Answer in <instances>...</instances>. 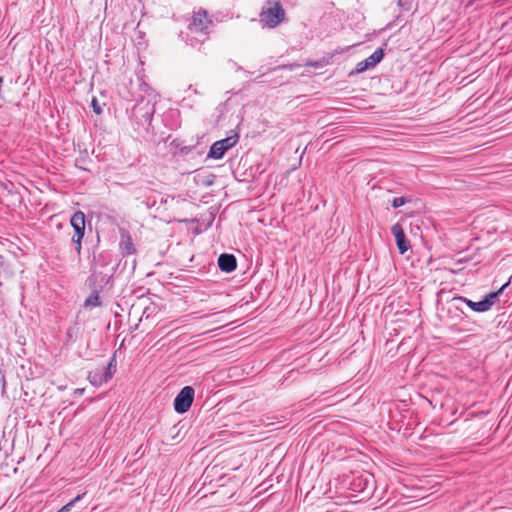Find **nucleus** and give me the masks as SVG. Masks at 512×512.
<instances>
[{
    "mask_svg": "<svg viewBox=\"0 0 512 512\" xmlns=\"http://www.w3.org/2000/svg\"><path fill=\"white\" fill-rule=\"evenodd\" d=\"M383 56H384L383 49L382 48L376 49L369 57H367L363 61H360L356 65V68H355L356 72L362 73L368 69L375 67L378 63L381 62V60L383 59Z\"/></svg>",
    "mask_w": 512,
    "mask_h": 512,
    "instance_id": "nucleus-10",
    "label": "nucleus"
},
{
    "mask_svg": "<svg viewBox=\"0 0 512 512\" xmlns=\"http://www.w3.org/2000/svg\"><path fill=\"white\" fill-rule=\"evenodd\" d=\"M70 225L74 230V237L78 239H83L85 234V214L78 210L76 211L70 219Z\"/></svg>",
    "mask_w": 512,
    "mask_h": 512,
    "instance_id": "nucleus-12",
    "label": "nucleus"
},
{
    "mask_svg": "<svg viewBox=\"0 0 512 512\" xmlns=\"http://www.w3.org/2000/svg\"><path fill=\"white\" fill-rule=\"evenodd\" d=\"M119 249L123 256L133 255L136 252V248L133 244L132 238L128 232H121V240L119 243Z\"/></svg>",
    "mask_w": 512,
    "mask_h": 512,
    "instance_id": "nucleus-14",
    "label": "nucleus"
},
{
    "mask_svg": "<svg viewBox=\"0 0 512 512\" xmlns=\"http://www.w3.org/2000/svg\"><path fill=\"white\" fill-rule=\"evenodd\" d=\"M71 240L75 247V251H76L77 255L79 256L81 254V250H82V239L77 240V237L72 236Z\"/></svg>",
    "mask_w": 512,
    "mask_h": 512,
    "instance_id": "nucleus-20",
    "label": "nucleus"
},
{
    "mask_svg": "<svg viewBox=\"0 0 512 512\" xmlns=\"http://www.w3.org/2000/svg\"><path fill=\"white\" fill-rule=\"evenodd\" d=\"M238 134L235 133L224 139L218 140L212 144L208 152V157L212 159H221L225 152L236 145L238 142Z\"/></svg>",
    "mask_w": 512,
    "mask_h": 512,
    "instance_id": "nucleus-8",
    "label": "nucleus"
},
{
    "mask_svg": "<svg viewBox=\"0 0 512 512\" xmlns=\"http://www.w3.org/2000/svg\"><path fill=\"white\" fill-rule=\"evenodd\" d=\"M211 25L212 21L208 18L205 10L196 12L188 26V32L185 38L186 43L192 47L204 43L210 33L209 29Z\"/></svg>",
    "mask_w": 512,
    "mask_h": 512,
    "instance_id": "nucleus-1",
    "label": "nucleus"
},
{
    "mask_svg": "<svg viewBox=\"0 0 512 512\" xmlns=\"http://www.w3.org/2000/svg\"><path fill=\"white\" fill-rule=\"evenodd\" d=\"M86 308H94L100 306V298L97 292L91 294L84 302Z\"/></svg>",
    "mask_w": 512,
    "mask_h": 512,
    "instance_id": "nucleus-15",
    "label": "nucleus"
},
{
    "mask_svg": "<svg viewBox=\"0 0 512 512\" xmlns=\"http://www.w3.org/2000/svg\"><path fill=\"white\" fill-rule=\"evenodd\" d=\"M156 104L157 103L144 102V96H142V99L137 100V103L132 108L130 117L137 130L149 131L152 126Z\"/></svg>",
    "mask_w": 512,
    "mask_h": 512,
    "instance_id": "nucleus-2",
    "label": "nucleus"
},
{
    "mask_svg": "<svg viewBox=\"0 0 512 512\" xmlns=\"http://www.w3.org/2000/svg\"><path fill=\"white\" fill-rule=\"evenodd\" d=\"M218 267L221 271L230 273L237 267V260L233 254L223 253L218 258Z\"/></svg>",
    "mask_w": 512,
    "mask_h": 512,
    "instance_id": "nucleus-13",
    "label": "nucleus"
},
{
    "mask_svg": "<svg viewBox=\"0 0 512 512\" xmlns=\"http://www.w3.org/2000/svg\"><path fill=\"white\" fill-rule=\"evenodd\" d=\"M182 151L188 152L187 147L182 148Z\"/></svg>",
    "mask_w": 512,
    "mask_h": 512,
    "instance_id": "nucleus-25",
    "label": "nucleus"
},
{
    "mask_svg": "<svg viewBox=\"0 0 512 512\" xmlns=\"http://www.w3.org/2000/svg\"><path fill=\"white\" fill-rule=\"evenodd\" d=\"M391 232L395 237L396 245L400 254H405L410 248V242L407 239L401 224L395 223L391 227Z\"/></svg>",
    "mask_w": 512,
    "mask_h": 512,
    "instance_id": "nucleus-9",
    "label": "nucleus"
},
{
    "mask_svg": "<svg viewBox=\"0 0 512 512\" xmlns=\"http://www.w3.org/2000/svg\"><path fill=\"white\" fill-rule=\"evenodd\" d=\"M194 396L195 390L192 386L183 387L174 399V410L178 414L186 413L194 401Z\"/></svg>",
    "mask_w": 512,
    "mask_h": 512,
    "instance_id": "nucleus-7",
    "label": "nucleus"
},
{
    "mask_svg": "<svg viewBox=\"0 0 512 512\" xmlns=\"http://www.w3.org/2000/svg\"><path fill=\"white\" fill-rule=\"evenodd\" d=\"M182 151L188 152L187 147L182 148Z\"/></svg>",
    "mask_w": 512,
    "mask_h": 512,
    "instance_id": "nucleus-24",
    "label": "nucleus"
},
{
    "mask_svg": "<svg viewBox=\"0 0 512 512\" xmlns=\"http://www.w3.org/2000/svg\"><path fill=\"white\" fill-rule=\"evenodd\" d=\"M91 107H92L93 112L95 114H97V115L102 114V112H103L102 106L100 105V103H99V101L97 100L96 97L92 98Z\"/></svg>",
    "mask_w": 512,
    "mask_h": 512,
    "instance_id": "nucleus-19",
    "label": "nucleus"
},
{
    "mask_svg": "<svg viewBox=\"0 0 512 512\" xmlns=\"http://www.w3.org/2000/svg\"><path fill=\"white\" fill-rule=\"evenodd\" d=\"M306 65L310 66V67H314V68H322L325 65V61L324 60L310 61V62H307Z\"/></svg>",
    "mask_w": 512,
    "mask_h": 512,
    "instance_id": "nucleus-21",
    "label": "nucleus"
},
{
    "mask_svg": "<svg viewBox=\"0 0 512 512\" xmlns=\"http://www.w3.org/2000/svg\"><path fill=\"white\" fill-rule=\"evenodd\" d=\"M85 389L84 388H77L75 391H74V394L75 395H82L84 393Z\"/></svg>",
    "mask_w": 512,
    "mask_h": 512,
    "instance_id": "nucleus-22",
    "label": "nucleus"
},
{
    "mask_svg": "<svg viewBox=\"0 0 512 512\" xmlns=\"http://www.w3.org/2000/svg\"><path fill=\"white\" fill-rule=\"evenodd\" d=\"M411 199L408 198V197H404V196H400V197H395L392 202H391V205L393 208H399L403 205H405L406 203L410 202Z\"/></svg>",
    "mask_w": 512,
    "mask_h": 512,
    "instance_id": "nucleus-17",
    "label": "nucleus"
},
{
    "mask_svg": "<svg viewBox=\"0 0 512 512\" xmlns=\"http://www.w3.org/2000/svg\"><path fill=\"white\" fill-rule=\"evenodd\" d=\"M509 285L508 283H505L498 291L490 292L484 296V298L481 301L474 302L466 297L463 296H456L453 297L451 300L452 306L456 309L462 312L460 309L458 303H465L471 310L479 313L487 312L489 311L492 306L495 304L496 300L502 294L504 289Z\"/></svg>",
    "mask_w": 512,
    "mask_h": 512,
    "instance_id": "nucleus-3",
    "label": "nucleus"
},
{
    "mask_svg": "<svg viewBox=\"0 0 512 512\" xmlns=\"http://www.w3.org/2000/svg\"><path fill=\"white\" fill-rule=\"evenodd\" d=\"M2 264V257L0 256V265Z\"/></svg>",
    "mask_w": 512,
    "mask_h": 512,
    "instance_id": "nucleus-27",
    "label": "nucleus"
},
{
    "mask_svg": "<svg viewBox=\"0 0 512 512\" xmlns=\"http://www.w3.org/2000/svg\"><path fill=\"white\" fill-rule=\"evenodd\" d=\"M67 337H68V340H72L73 335H72L71 329H68Z\"/></svg>",
    "mask_w": 512,
    "mask_h": 512,
    "instance_id": "nucleus-23",
    "label": "nucleus"
},
{
    "mask_svg": "<svg viewBox=\"0 0 512 512\" xmlns=\"http://www.w3.org/2000/svg\"><path fill=\"white\" fill-rule=\"evenodd\" d=\"M348 488L353 497L363 494V498H367L375 490L374 476L368 472L353 474L349 481Z\"/></svg>",
    "mask_w": 512,
    "mask_h": 512,
    "instance_id": "nucleus-4",
    "label": "nucleus"
},
{
    "mask_svg": "<svg viewBox=\"0 0 512 512\" xmlns=\"http://www.w3.org/2000/svg\"><path fill=\"white\" fill-rule=\"evenodd\" d=\"M84 493L83 494H79L77 495L74 499H72L71 501H69L67 504H65L62 508L59 509V512H69L72 507H74V505L79 502L83 497H84Z\"/></svg>",
    "mask_w": 512,
    "mask_h": 512,
    "instance_id": "nucleus-16",
    "label": "nucleus"
},
{
    "mask_svg": "<svg viewBox=\"0 0 512 512\" xmlns=\"http://www.w3.org/2000/svg\"><path fill=\"white\" fill-rule=\"evenodd\" d=\"M137 81L139 99H142V96H144V102L157 103L159 99V94L148 83L144 81L143 77L137 76Z\"/></svg>",
    "mask_w": 512,
    "mask_h": 512,
    "instance_id": "nucleus-11",
    "label": "nucleus"
},
{
    "mask_svg": "<svg viewBox=\"0 0 512 512\" xmlns=\"http://www.w3.org/2000/svg\"><path fill=\"white\" fill-rule=\"evenodd\" d=\"M116 367V356L113 355L106 366L97 367L96 369L90 371L88 373L87 380L92 386L96 388L101 387L103 384L112 379L116 372Z\"/></svg>",
    "mask_w": 512,
    "mask_h": 512,
    "instance_id": "nucleus-6",
    "label": "nucleus"
},
{
    "mask_svg": "<svg viewBox=\"0 0 512 512\" xmlns=\"http://www.w3.org/2000/svg\"><path fill=\"white\" fill-rule=\"evenodd\" d=\"M182 151L188 152L187 147L182 148Z\"/></svg>",
    "mask_w": 512,
    "mask_h": 512,
    "instance_id": "nucleus-26",
    "label": "nucleus"
},
{
    "mask_svg": "<svg viewBox=\"0 0 512 512\" xmlns=\"http://www.w3.org/2000/svg\"><path fill=\"white\" fill-rule=\"evenodd\" d=\"M397 5L402 11L408 12L412 9L413 0H398Z\"/></svg>",
    "mask_w": 512,
    "mask_h": 512,
    "instance_id": "nucleus-18",
    "label": "nucleus"
},
{
    "mask_svg": "<svg viewBox=\"0 0 512 512\" xmlns=\"http://www.w3.org/2000/svg\"><path fill=\"white\" fill-rule=\"evenodd\" d=\"M56 512H59V510H58V511H56Z\"/></svg>",
    "mask_w": 512,
    "mask_h": 512,
    "instance_id": "nucleus-28",
    "label": "nucleus"
},
{
    "mask_svg": "<svg viewBox=\"0 0 512 512\" xmlns=\"http://www.w3.org/2000/svg\"><path fill=\"white\" fill-rule=\"evenodd\" d=\"M264 27L275 28L285 18V11L279 1H267L259 15Z\"/></svg>",
    "mask_w": 512,
    "mask_h": 512,
    "instance_id": "nucleus-5",
    "label": "nucleus"
}]
</instances>
